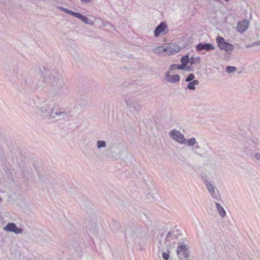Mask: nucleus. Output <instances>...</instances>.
I'll return each instance as SVG.
<instances>
[{"label": "nucleus", "instance_id": "nucleus-6", "mask_svg": "<svg viewBox=\"0 0 260 260\" xmlns=\"http://www.w3.org/2000/svg\"><path fill=\"white\" fill-rule=\"evenodd\" d=\"M188 245V241L185 239L180 241V255L184 258L188 259L190 256L191 252Z\"/></svg>", "mask_w": 260, "mask_h": 260}, {"label": "nucleus", "instance_id": "nucleus-2", "mask_svg": "<svg viewBox=\"0 0 260 260\" xmlns=\"http://www.w3.org/2000/svg\"><path fill=\"white\" fill-rule=\"evenodd\" d=\"M37 108L40 111L41 115L49 119L58 120L63 119L68 116L67 113L57 107H51L47 103L44 102L37 106Z\"/></svg>", "mask_w": 260, "mask_h": 260}, {"label": "nucleus", "instance_id": "nucleus-1", "mask_svg": "<svg viewBox=\"0 0 260 260\" xmlns=\"http://www.w3.org/2000/svg\"><path fill=\"white\" fill-rule=\"evenodd\" d=\"M65 84L62 75L56 69L47 72L44 76L37 81L36 87L42 89L46 86H50V93L53 95L61 93Z\"/></svg>", "mask_w": 260, "mask_h": 260}, {"label": "nucleus", "instance_id": "nucleus-28", "mask_svg": "<svg viewBox=\"0 0 260 260\" xmlns=\"http://www.w3.org/2000/svg\"><path fill=\"white\" fill-rule=\"evenodd\" d=\"M162 256L165 260H169V254L168 253L163 252Z\"/></svg>", "mask_w": 260, "mask_h": 260}, {"label": "nucleus", "instance_id": "nucleus-18", "mask_svg": "<svg viewBox=\"0 0 260 260\" xmlns=\"http://www.w3.org/2000/svg\"><path fill=\"white\" fill-rule=\"evenodd\" d=\"M199 84V82L197 80H194L192 81L189 82V83L187 85V88L191 90H194L196 89V85H197Z\"/></svg>", "mask_w": 260, "mask_h": 260}, {"label": "nucleus", "instance_id": "nucleus-22", "mask_svg": "<svg viewBox=\"0 0 260 260\" xmlns=\"http://www.w3.org/2000/svg\"><path fill=\"white\" fill-rule=\"evenodd\" d=\"M206 186L210 193L215 190L213 186L208 181H206Z\"/></svg>", "mask_w": 260, "mask_h": 260}, {"label": "nucleus", "instance_id": "nucleus-4", "mask_svg": "<svg viewBox=\"0 0 260 260\" xmlns=\"http://www.w3.org/2000/svg\"><path fill=\"white\" fill-rule=\"evenodd\" d=\"M125 103L127 108L129 111L133 113H138L142 109V106L140 101L136 98H129L125 99Z\"/></svg>", "mask_w": 260, "mask_h": 260}, {"label": "nucleus", "instance_id": "nucleus-11", "mask_svg": "<svg viewBox=\"0 0 260 260\" xmlns=\"http://www.w3.org/2000/svg\"><path fill=\"white\" fill-rule=\"evenodd\" d=\"M4 230L7 232H12L16 234L22 233V230L18 228L14 223H9L4 228Z\"/></svg>", "mask_w": 260, "mask_h": 260}, {"label": "nucleus", "instance_id": "nucleus-34", "mask_svg": "<svg viewBox=\"0 0 260 260\" xmlns=\"http://www.w3.org/2000/svg\"><path fill=\"white\" fill-rule=\"evenodd\" d=\"M3 201V199L0 197V203Z\"/></svg>", "mask_w": 260, "mask_h": 260}, {"label": "nucleus", "instance_id": "nucleus-14", "mask_svg": "<svg viewBox=\"0 0 260 260\" xmlns=\"http://www.w3.org/2000/svg\"><path fill=\"white\" fill-rule=\"evenodd\" d=\"M248 27V22L247 21H243L237 24V29L240 32H243Z\"/></svg>", "mask_w": 260, "mask_h": 260}, {"label": "nucleus", "instance_id": "nucleus-25", "mask_svg": "<svg viewBox=\"0 0 260 260\" xmlns=\"http://www.w3.org/2000/svg\"><path fill=\"white\" fill-rule=\"evenodd\" d=\"M194 75L193 74L190 73L189 75L186 78L185 81L187 82H189L194 80Z\"/></svg>", "mask_w": 260, "mask_h": 260}, {"label": "nucleus", "instance_id": "nucleus-33", "mask_svg": "<svg viewBox=\"0 0 260 260\" xmlns=\"http://www.w3.org/2000/svg\"><path fill=\"white\" fill-rule=\"evenodd\" d=\"M106 24H107L108 25H109V26H113L112 24H111L109 22H106Z\"/></svg>", "mask_w": 260, "mask_h": 260}, {"label": "nucleus", "instance_id": "nucleus-3", "mask_svg": "<svg viewBox=\"0 0 260 260\" xmlns=\"http://www.w3.org/2000/svg\"><path fill=\"white\" fill-rule=\"evenodd\" d=\"M87 215L85 218L84 226L87 232L94 234L96 232V217L94 213Z\"/></svg>", "mask_w": 260, "mask_h": 260}, {"label": "nucleus", "instance_id": "nucleus-8", "mask_svg": "<svg viewBox=\"0 0 260 260\" xmlns=\"http://www.w3.org/2000/svg\"><path fill=\"white\" fill-rule=\"evenodd\" d=\"M216 41L217 46L221 50H224L226 52L232 51L234 50V46L225 41L224 39L221 37H216Z\"/></svg>", "mask_w": 260, "mask_h": 260}, {"label": "nucleus", "instance_id": "nucleus-19", "mask_svg": "<svg viewBox=\"0 0 260 260\" xmlns=\"http://www.w3.org/2000/svg\"><path fill=\"white\" fill-rule=\"evenodd\" d=\"M96 146L97 148L99 149L105 148L107 146V143L106 141L103 140H98L96 142Z\"/></svg>", "mask_w": 260, "mask_h": 260}, {"label": "nucleus", "instance_id": "nucleus-5", "mask_svg": "<svg viewBox=\"0 0 260 260\" xmlns=\"http://www.w3.org/2000/svg\"><path fill=\"white\" fill-rule=\"evenodd\" d=\"M153 53L157 55H161L163 54L171 55L179 52V47L177 49H173L171 47L164 48L162 46H158L153 49Z\"/></svg>", "mask_w": 260, "mask_h": 260}, {"label": "nucleus", "instance_id": "nucleus-23", "mask_svg": "<svg viewBox=\"0 0 260 260\" xmlns=\"http://www.w3.org/2000/svg\"><path fill=\"white\" fill-rule=\"evenodd\" d=\"M237 70V68L235 67L228 66L226 68L225 71L228 73H232L235 72Z\"/></svg>", "mask_w": 260, "mask_h": 260}, {"label": "nucleus", "instance_id": "nucleus-31", "mask_svg": "<svg viewBox=\"0 0 260 260\" xmlns=\"http://www.w3.org/2000/svg\"><path fill=\"white\" fill-rule=\"evenodd\" d=\"M171 235H172V232H169L167 235L166 240L169 241V239H170V237L171 236Z\"/></svg>", "mask_w": 260, "mask_h": 260}, {"label": "nucleus", "instance_id": "nucleus-13", "mask_svg": "<svg viewBox=\"0 0 260 260\" xmlns=\"http://www.w3.org/2000/svg\"><path fill=\"white\" fill-rule=\"evenodd\" d=\"M196 49L199 51H201L203 50L209 51L210 50H214V47L213 45L210 43H201L197 45Z\"/></svg>", "mask_w": 260, "mask_h": 260}, {"label": "nucleus", "instance_id": "nucleus-30", "mask_svg": "<svg viewBox=\"0 0 260 260\" xmlns=\"http://www.w3.org/2000/svg\"><path fill=\"white\" fill-rule=\"evenodd\" d=\"M183 70L191 72L193 71V68L190 66H186Z\"/></svg>", "mask_w": 260, "mask_h": 260}, {"label": "nucleus", "instance_id": "nucleus-35", "mask_svg": "<svg viewBox=\"0 0 260 260\" xmlns=\"http://www.w3.org/2000/svg\"><path fill=\"white\" fill-rule=\"evenodd\" d=\"M257 45H259L260 44V43H256Z\"/></svg>", "mask_w": 260, "mask_h": 260}, {"label": "nucleus", "instance_id": "nucleus-9", "mask_svg": "<svg viewBox=\"0 0 260 260\" xmlns=\"http://www.w3.org/2000/svg\"><path fill=\"white\" fill-rule=\"evenodd\" d=\"M180 144H184L186 146L192 147L197 144V142L194 138H191L188 140L186 139L184 136L180 133Z\"/></svg>", "mask_w": 260, "mask_h": 260}, {"label": "nucleus", "instance_id": "nucleus-32", "mask_svg": "<svg viewBox=\"0 0 260 260\" xmlns=\"http://www.w3.org/2000/svg\"><path fill=\"white\" fill-rule=\"evenodd\" d=\"M176 252L178 254H179V246L177 247Z\"/></svg>", "mask_w": 260, "mask_h": 260}, {"label": "nucleus", "instance_id": "nucleus-12", "mask_svg": "<svg viewBox=\"0 0 260 260\" xmlns=\"http://www.w3.org/2000/svg\"><path fill=\"white\" fill-rule=\"evenodd\" d=\"M167 29L166 23L165 22H161L155 28L154 31V36L155 37H158L160 34H163L164 32H165Z\"/></svg>", "mask_w": 260, "mask_h": 260}, {"label": "nucleus", "instance_id": "nucleus-26", "mask_svg": "<svg viewBox=\"0 0 260 260\" xmlns=\"http://www.w3.org/2000/svg\"><path fill=\"white\" fill-rule=\"evenodd\" d=\"M131 238L134 240L135 242L139 243L140 240L137 234L134 233L131 235Z\"/></svg>", "mask_w": 260, "mask_h": 260}, {"label": "nucleus", "instance_id": "nucleus-21", "mask_svg": "<svg viewBox=\"0 0 260 260\" xmlns=\"http://www.w3.org/2000/svg\"><path fill=\"white\" fill-rule=\"evenodd\" d=\"M210 194L212 197L217 201H220L221 199L218 190L215 191L214 190L213 192H211Z\"/></svg>", "mask_w": 260, "mask_h": 260}, {"label": "nucleus", "instance_id": "nucleus-27", "mask_svg": "<svg viewBox=\"0 0 260 260\" xmlns=\"http://www.w3.org/2000/svg\"><path fill=\"white\" fill-rule=\"evenodd\" d=\"M253 157L254 159H255L258 161H260V153L258 152L255 153L253 155Z\"/></svg>", "mask_w": 260, "mask_h": 260}, {"label": "nucleus", "instance_id": "nucleus-36", "mask_svg": "<svg viewBox=\"0 0 260 260\" xmlns=\"http://www.w3.org/2000/svg\"><path fill=\"white\" fill-rule=\"evenodd\" d=\"M226 2H229V0H225Z\"/></svg>", "mask_w": 260, "mask_h": 260}, {"label": "nucleus", "instance_id": "nucleus-15", "mask_svg": "<svg viewBox=\"0 0 260 260\" xmlns=\"http://www.w3.org/2000/svg\"><path fill=\"white\" fill-rule=\"evenodd\" d=\"M181 63L180 64V70H183L184 68L187 66L188 63H190V59L189 55H186L183 56L181 58Z\"/></svg>", "mask_w": 260, "mask_h": 260}, {"label": "nucleus", "instance_id": "nucleus-16", "mask_svg": "<svg viewBox=\"0 0 260 260\" xmlns=\"http://www.w3.org/2000/svg\"><path fill=\"white\" fill-rule=\"evenodd\" d=\"M169 137L177 142H179V132L176 129L172 130L169 133Z\"/></svg>", "mask_w": 260, "mask_h": 260}, {"label": "nucleus", "instance_id": "nucleus-7", "mask_svg": "<svg viewBox=\"0 0 260 260\" xmlns=\"http://www.w3.org/2000/svg\"><path fill=\"white\" fill-rule=\"evenodd\" d=\"M61 10H62V11H63L64 13L78 18L79 19L81 20L86 24H89L91 25H93L94 24L93 21L88 19L87 17L84 16H83L80 13L75 12L72 11L71 10L63 8H61Z\"/></svg>", "mask_w": 260, "mask_h": 260}, {"label": "nucleus", "instance_id": "nucleus-20", "mask_svg": "<svg viewBox=\"0 0 260 260\" xmlns=\"http://www.w3.org/2000/svg\"><path fill=\"white\" fill-rule=\"evenodd\" d=\"M190 59V64L192 66L193 64H199L201 61V58L200 57H191Z\"/></svg>", "mask_w": 260, "mask_h": 260}, {"label": "nucleus", "instance_id": "nucleus-10", "mask_svg": "<svg viewBox=\"0 0 260 260\" xmlns=\"http://www.w3.org/2000/svg\"><path fill=\"white\" fill-rule=\"evenodd\" d=\"M165 79L167 82L174 83L179 81V75L171 71H168L165 74Z\"/></svg>", "mask_w": 260, "mask_h": 260}, {"label": "nucleus", "instance_id": "nucleus-24", "mask_svg": "<svg viewBox=\"0 0 260 260\" xmlns=\"http://www.w3.org/2000/svg\"><path fill=\"white\" fill-rule=\"evenodd\" d=\"M179 70V64H173L170 67L169 71L172 73H175L174 70Z\"/></svg>", "mask_w": 260, "mask_h": 260}, {"label": "nucleus", "instance_id": "nucleus-29", "mask_svg": "<svg viewBox=\"0 0 260 260\" xmlns=\"http://www.w3.org/2000/svg\"><path fill=\"white\" fill-rule=\"evenodd\" d=\"M117 147L119 149V152H118V154H120L124 148L123 146L120 144H118L117 145Z\"/></svg>", "mask_w": 260, "mask_h": 260}, {"label": "nucleus", "instance_id": "nucleus-17", "mask_svg": "<svg viewBox=\"0 0 260 260\" xmlns=\"http://www.w3.org/2000/svg\"><path fill=\"white\" fill-rule=\"evenodd\" d=\"M215 205L216 209L221 217H224L226 215V212L223 208L218 203H215Z\"/></svg>", "mask_w": 260, "mask_h": 260}]
</instances>
